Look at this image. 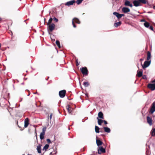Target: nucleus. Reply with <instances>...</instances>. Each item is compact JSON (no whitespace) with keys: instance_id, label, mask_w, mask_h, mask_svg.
<instances>
[{"instance_id":"nucleus-1","label":"nucleus","mask_w":155,"mask_h":155,"mask_svg":"<svg viewBox=\"0 0 155 155\" xmlns=\"http://www.w3.org/2000/svg\"><path fill=\"white\" fill-rule=\"evenodd\" d=\"M52 20L53 18L51 17H50L47 23V25L48 26L47 30L49 34H51V32L55 29L56 27L54 23H52Z\"/></svg>"},{"instance_id":"nucleus-2","label":"nucleus","mask_w":155,"mask_h":155,"mask_svg":"<svg viewBox=\"0 0 155 155\" xmlns=\"http://www.w3.org/2000/svg\"><path fill=\"white\" fill-rule=\"evenodd\" d=\"M29 124V119L28 117H27L25 119V124H24V127H20L18 125L19 128H21V129L20 130H22L24 129V127H25V128L27 127L28 125Z\"/></svg>"},{"instance_id":"nucleus-3","label":"nucleus","mask_w":155,"mask_h":155,"mask_svg":"<svg viewBox=\"0 0 155 155\" xmlns=\"http://www.w3.org/2000/svg\"><path fill=\"white\" fill-rule=\"evenodd\" d=\"M74 22L78 24H80V21L78 18H74L72 20V23L73 27L74 28H75L76 27Z\"/></svg>"},{"instance_id":"nucleus-4","label":"nucleus","mask_w":155,"mask_h":155,"mask_svg":"<svg viewBox=\"0 0 155 155\" xmlns=\"http://www.w3.org/2000/svg\"><path fill=\"white\" fill-rule=\"evenodd\" d=\"M81 71L84 75H87L88 73V71L86 67H82L81 68Z\"/></svg>"},{"instance_id":"nucleus-5","label":"nucleus","mask_w":155,"mask_h":155,"mask_svg":"<svg viewBox=\"0 0 155 155\" xmlns=\"http://www.w3.org/2000/svg\"><path fill=\"white\" fill-rule=\"evenodd\" d=\"M143 25L146 28H148L151 30L153 31V28L152 26L150 25V24L149 22L146 21H145V22L144 23Z\"/></svg>"},{"instance_id":"nucleus-6","label":"nucleus","mask_w":155,"mask_h":155,"mask_svg":"<svg viewBox=\"0 0 155 155\" xmlns=\"http://www.w3.org/2000/svg\"><path fill=\"white\" fill-rule=\"evenodd\" d=\"M66 91L65 90L61 91L59 92V95L61 98L64 97L66 94Z\"/></svg>"},{"instance_id":"nucleus-7","label":"nucleus","mask_w":155,"mask_h":155,"mask_svg":"<svg viewBox=\"0 0 155 155\" xmlns=\"http://www.w3.org/2000/svg\"><path fill=\"white\" fill-rule=\"evenodd\" d=\"M150 64V61H146L144 62L143 65L142 64V68L143 69H145L146 68L148 67Z\"/></svg>"},{"instance_id":"nucleus-8","label":"nucleus","mask_w":155,"mask_h":155,"mask_svg":"<svg viewBox=\"0 0 155 155\" xmlns=\"http://www.w3.org/2000/svg\"><path fill=\"white\" fill-rule=\"evenodd\" d=\"M105 152V149L101 146L99 147L98 150V154H101L102 153H104Z\"/></svg>"},{"instance_id":"nucleus-9","label":"nucleus","mask_w":155,"mask_h":155,"mask_svg":"<svg viewBox=\"0 0 155 155\" xmlns=\"http://www.w3.org/2000/svg\"><path fill=\"white\" fill-rule=\"evenodd\" d=\"M113 14L115 15L118 19L121 18L122 16H124L123 14H120L116 12H114L113 13Z\"/></svg>"},{"instance_id":"nucleus-10","label":"nucleus","mask_w":155,"mask_h":155,"mask_svg":"<svg viewBox=\"0 0 155 155\" xmlns=\"http://www.w3.org/2000/svg\"><path fill=\"white\" fill-rule=\"evenodd\" d=\"M76 2V1L75 0H71L69 2H67L65 4V5L66 6H70L73 5V4Z\"/></svg>"},{"instance_id":"nucleus-11","label":"nucleus","mask_w":155,"mask_h":155,"mask_svg":"<svg viewBox=\"0 0 155 155\" xmlns=\"http://www.w3.org/2000/svg\"><path fill=\"white\" fill-rule=\"evenodd\" d=\"M148 87L152 90H154L155 89V83L149 84L148 85Z\"/></svg>"},{"instance_id":"nucleus-12","label":"nucleus","mask_w":155,"mask_h":155,"mask_svg":"<svg viewBox=\"0 0 155 155\" xmlns=\"http://www.w3.org/2000/svg\"><path fill=\"white\" fill-rule=\"evenodd\" d=\"M66 108L69 114H72V112L73 109L71 107L70 105H67L66 106Z\"/></svg>"},{"instance_id":"nucleus-13","label":"nucleus","mask_w":155,"mask_h":155,"mask_svg":"<svg viewBox=\"0 0 155 155\" xmlns=\"http://www.w3.org/2000/svg\"><path fill=\"white\" fill-rule=\"evenodd\" d=\"M155 111V104L153 103L152 104V106L150 109V113L153 114Z\"/></svg>"},{"instance_id":"nucleus-14","label":"nucleus","mask_w":155,"mask_h":155,"mask_svg":"<svg viewBox=\"0 0 155 155\" xmlns=\"http://www.w3.org/2000/svg\"><path fill=\"white\" fill-rule=\"evenodd\" d=\"M133 3L134 6L137 7L140 6V3L138 0H135L133 2Z\"/></svg>"},{"instance_id":"nucleus-15","label":"nucleus","mask_w":155,"mask_h":155,"mask_svg":"<svg viewBox=\"0 0 155 155\" xmlns=\"http://www.w3.org/2000/svg\"><path fill=\"white\" fill-rule=\"evenodd\" d=\"M147 120L148 123L150 125H152V120L151 119L149 116L147 117Z\"/></svg>"},{"instance_id":"nucleus-16","label":"nucleus","mask_w":155,"mask_h":155,"mask_svg":"<svg viewBox=\"0 0 155 155\" xmlns=\"http://www.w3.org/2000/svg\"><path fill=\"white\" fill-rule=\"evenodd\" d=\"M98 118H99L101 119H104V114L102 112H99L98 113Z\"/></svg>"},{"instance_id":"nucleus-17","label":"nucleus","mask_w":155,"mask_h":155,"mask_svg":"<svg viewBox=\"0 0 155 155\" xmlns=\"http://www.w3.org/2000/svg\"><path fill=\"white\" fill-rule=\"evenodd\" d=\"M103 128L104 130V131L105 132L109 133L110 131V128L108 127H104Z\"/></svg>"},{"instance_id":"nucleus-18","label":"nucleus","mask_w":155,"mask_h":155,"mask_svg":"<svg viewBox=\"0 0 155 155\" xmlns=\"http://www.w3.org/2000/svg\"><path fill=\"white\" fill-rule=\"evenodd\" d=\"M41 145L40 144L38 145L37 147V150L38 153H41Z\"/></svg>"},{"instance_id":"nucleus-19","label":"nucleus","mask_w":155,"mask_h":155,"mask_svg":"<svg viewBox=\"0 0 155 155\" xmlns=\"http://www.w3.org/2000/svg\"><path fill=\"white\" fill-rule=\"evenodd\" d=\"M96 143L98 146L101 145L103 143V142L99 140H96Z\"/></svg>"},{"instance_id":"nucleus-20","label":"nucleus","mask_w":155,"mask_h":155,"mask_svg":"<svg viewBox=\"0 0 155 155\" xmlns=\"http://www.w3.org/2000/svg\"><path fill=\"white\" fill-rule=\"evenodd\" d=\"M143 74V71H138L137 72V75L138 77H140L142 76Z\"/></svg>"},{"instance_id":"nucleus-21","label":"nucleus","mask_w":155,"mask_h":155,"mask_svg":"<svg viewBox=\"0 0 155 155\" xmlns=\"http://www.w3.org/2000/svg\"><path fill=\"white\" fill-rule=\"evenodd\" d=\"M121 24V21L115 23L114 24V26L115 27H117L120 26Z\"/></svg>"},{"instance_id":"nucleus-22","label":"nucleus","mask_w":155,"mask_h":155,"mask_svg":"<svg viewBox=\"0 0 155 155\" xmlns=\"http://www.w3.org/2000/svg\"><path fill=\"white\" fill-rule=\"evenodd\" d=\"M97 119L98 120V123L99 125H101V124L103 122V120L101 119H100L98 117H97Z\"/></svg>"},{"instance_id":"nucleus-23","label":"nucleus","mask_w":155,"mask_h":155,"mask_svg":"<svg viewBox=\"0 0 155 155\" xmlns=\"http://www.w3.org/2000/svg\"><path fill=\"white\" fill-rule=\"evenodd\" d=\"M140 2L146 4L148 2V0H138Z\"/></svg>"},{"instance_id":"nucleus-24","label":"nucleus","mask_w":155,"mask_h":155,"mask_svg":"<svg viewBox=\"0 0 155 155\" xmlns=\"http://www.w3.org/2000/svg\"><path fill=\"white\" fill-rule=\"evenodd\" d=\"M45 133L41 132L40 135V138L41 140H42L44 138Z\"/></svg>"},{"instance_id":"nucleus-25","label":"nucleus","mask_w":155,"mask_h":155,"mask_svg":"<svg viewBox=\"0 0 155 155\" xmlns=\"http://www.w3.org/2000/svg\"><path fill=\"white\" fill-rule=\"evenodd\" d=\"M49 147V145L48 144H46L45 146L43 148V150H46L47 149H48Z\"/></svg>"},{"instance_id":"nucleus-26","label":"nucleus","mask_w":155,"mask_h":155,"mask_svg":"<svg viewBox=\"0 0 155 155\" xmlns=\"http://www.w3.org/2000/svg\"><path fill=\"white\" fill-rule=\"evenodd\" d=\"M147 60H149L150 58V57H151L150 53V52L148 51L147 52Z\"/></svg>"},{"instance_id":"nucleus-27","label":"nucleus","mask_w":155,"mask_h":155,"mask_svg":"<svg viewBox=\"0 0 155 155\" xmlns=\"http://www.w3.org/2000/svg\"><path fill=\"white\" fill-rule=\"evenodd\" d=\"M95 132L96 133H99V128L98 126H95Z\"/></svg>"},{"instance_id":"nucleus-28","label":"nucleus","mask_w":155,"mask_h":155,"mask_svg":"<svg viewBox=\"0 0 155 155\" xmlns=\"http://www.w3.org/2000/svg\"><path fill=\"white\" fill-rule=\"evenodd\" d=\"M127 6H129L132 7L133 6V5L132 4L130 3L129 1L127 0Z\"/></svg>"},{"instance_id":"nucleus-29","label":"nucleus","mask_w":155,"mask_h":155,"mask_svg":"<svg viewBox=\"0 0 155 155\" xmlns=\"http://www.w3.org/2000/svg\"><path fill=\"white\" fill-rule=\"evenodd\" d=\"M83 84L86 87H88L89 85V83L88 82H84Z\"/></svg>"},{"instance_id":"nucleus-30","label":"nucleus","mask_w":155,"mask_h":155,"mask_svg":"<svg viewBox=\"0 0 155 155\" xmlns=\"http://www.w3.org/2000/svg\"><path fill=\"white\" fill-rule=\"evenodd\" d=\"M151 135L152 136H155V128L152 130Z\"/></svg>"},{"instance_id":"nucleus-31","label":"nucleus","mask_w":155,"mask_h":155,"mask_svg":"<svg viewBox=\"0 0 155 155\" xmlns=\"http://www.w3.org/2000/svg\"><path fill=\"white\" fill-rule=\"evenodd\" d=\"M56 43L57 46L60 48H61V46L60 45V42L58 40H57L56 41Z\"/></svg>"},{"instance_id":"nucleus-32","label":"nucleus","mask_w":155,"mask_h":155,"mask_svg":"<svg viewBox=\"0 0 155 155\" xmlns=\"http://www.w3.org/2000/svg\"><path fill=\"white\" fill-rule=\"evenodd\" d=\"M84 0H77L76 1V3L78 5H80L81 4Z\"/></svg>"},{"instance_id":"nucleus-33","label":"nucleus","mask_w":155,"mask_h":155,"mask_svg":"<svg viewBox=\"0 0 155 155\" xmlns=\"http://www.w3.org/2000/svg\"><path fill=\"white\" fill-rule=\"evenodd\" d=\"M46 127H44L42 129V133H45V132L46 131Z\"/></svg>"},{"instance_id":"nucleus-34","label":"nucleus","mask_w":155,"mask_h":155,"mask_svg":"<svg viewBox=\"0 0 155 155\" xmlns=\"http://www.w3.org/2000/svg\"><path fill=\"white\" fill-rule=\"evenodd\" d=\"M53 20L56 22H57L58 21V19L55 17H54V18H53Z\"/></svg>"},{"instance_id":"nucleus-35","label":"nucleus","mask_w":155,"mask_h":155,"mask_svg":"<svg viewBox=\"0 0 155 155\" xmlns=\"http://www.w3.org/2000/svg\"><path fill=\"white\" fill-rule=\"evenodd\" d=\"M123 12L124 13H126V7H124L122 9Z\"/></svg>"},{"instance_id":"nucleus-36","label":"nucleus","mask_w":155,"mask_h":155,"mask_svg":"<svg viewBox=\"0 0 155 155\" xmlns=\"http://www.w3.org/2000/svg\"><path fill=\"white\" fill-rule=\"evenodd\" d=\"M79 64L78 62V59H76V66H78Z\"/></svg>"},{"instance_id":"nucleus-37","label":"nucleus","mask_w":155,"mask_h":155,"mask_svg":"<svg viewBox=\"0 0 155 155\" xmlns=\"http://www.w3.org/2000/svg\"><path fill=\"white\" fill-rule=\"evenodd\" d=\"M46 141H47V142H48V143H51V141L49 139H47L46 140Z\"/></svg>"},{"instance_id":"nucleus-38","label":"nucleus","mask_w":155,"mask_h":155,"mask_svg":"<svg viewBox=\"0 0 155 155\" xmlns=\"http://www.w3.org/2000/svg\"><path fill=\"white\" fill-rule=\"evenodd\" d=\"M143 79H147V77L146 75H143Z\"/></svg>"},{"instance_id":"nucleus-39","label":"nucleus","mask_w":155,"mask_h":155,"mask_svg":"<svg viewBox=\"0 0 155 155\" xmlns=\"http://www.w3.org/2000/svg\"><path fill=\"white\" fill-rule=\"evenodd\" d=\"M52 115H53V114L52 113H51L50 115V119L51 120V118H52Z\"/></svg>"},{"instance_id":"nucleus-40","label":"nucleus","mask_w":155,"mask_h":155,"mask_svg":"<svg viewBox=\"0 0 155 155\" xmlns=\"http://www.w3.org/2000/svg\"><path fill=\"white\" fill-rule=\"evenodd\" d=\"M130 11V9L129 8H127V13L129 12Z\"/></svg>"},{"instance_id":"nucleus-41","label":"nucleus","mask_w":155,"mask_h":155,"mask_svg":"<svg viewBox=\"0 0 155 155\" xmlns=\"http://www.w3.org/2000/svg\"><path fill=\"white\" fill-rule=\"evenodd\" d=\"M103 122L104 123V124H107V121L106 120H103Z\"/></svg>"},{"instance_id":"nucleus-42","label":"nucleus","mask_w":155,"mask_h":155,"mask_svg":"<svg viewBox=\"0 0 155 155\" xmlns=\"http://www.w3.org/2000/svg\"><path fill=\"white\" fill-rule=\"evenodd\" d=\"M145 21H146L144 19H142L141 20V21H144L145 22Z\"/></svg>"},{"instance_id":"nucleus-43","label":"nucleus","mask_w":155,"mask_h":155,"mask_svg":"<svg viewBox=\"0 0 155 155\" xmlns=\"http://www.w3.org/2000/svg\"><path fill=\"white\" fill-rule=\"evenodd\" d=\"M124 5H126V0H125L124 1Z\"/></svg>"},{"instance_id":"nucleus-44","label":"nucleus","mask_w":155,"mask_h":155,"mask_svg":"<svg viewBox=\"0 0 155 155\" xmlns=\"http://www.w3.org/2000/svg\"><path fill=\"white\" fill-rule=\"evenodd\" d=\"M153 82H155V79L153 81Z\"/></svg>"},{"instance_id":"nucleus-45","label":"nucleus","mask_w":155,"mask_h":155,"mask_svg":"<svg viewBox=\"0 0 155 155\" xmlns=\"http://www.w3.org/2000/svg\"><path fill=\"white\" fill-rule=\"evenodd\" d=\"M2 18H0V21H2Z\"/></svg>"},{"instance_id":"nucleus-46","label":"nucleus","mask_w":155,"mask_h":155,"mask_svg":"<svg viewBox=\"0 0 155 155\" xmlns=\"http://www.w3.org/2000/svg\"><path fill=\"white\" fill-rule=\"evenodd\" d=\"M46 19L45 18H44V20H45Z\"/></svg>"},{"instance_id":"nucleus-47","label":"nucleus","mask_w":155,"mask_h":155,"mask_svg":"<svg viewBox=\"0 0 155 155\" xmlns=\"http://www.w3.org/2000/svg\"><path fill=\"white\" fill-rule=\"evenodd\" d=\"M28 94L29 95H30V94Z\"/></svg>"},{"instance_id":"nucleus-48","label":"nucleus","mask_w":155,"mask_h":155,"mask_svg":"<svg viewBox=\"0 0 155 155\" xmlns=\"http://www.w3.org/2000/svg\"><path fill=\"white\" fill-rule=\"evenodd\" d=\"M28 94L29 95H30V94Z\"/></svg>"},{"instance_id":"nucleus-49","label":"nucleus","mask_w":155,"mask_h":155,"mask_svg":"<svg viewBox=\"0 0 155 155\" xmlns=\"http://www.w3.org/2000/svg\"><path fill=\"white\" fill-rule=\"evenodd\" d=\"M154 8H155V6L154 7Z\"/></svg>"},{"instance_id":"nucleus-50","label":"nucleus","mask_w":155,"mask_h":155,"mask_svg":"<svg viewBox=\"0 0 155 155\" xmlns=\"http://www.w3.org/2000/svg\"><path fill=\"white\" fill-rule=\"evenodd\" d=\"M22 155H25V154H23Z\"/></svg>"}]
</instances>
